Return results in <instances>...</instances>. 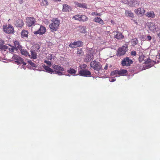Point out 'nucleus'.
I'll return each mask as SVG.
<instances>
[{
	"label": "nucleus",
	"instance_id": "nucleus-1",
	"mask_svg": "<svg viewBox=\"0 0 160 160\" xmlns=\"http://www.w3.org/2000/svg\"><path fill=\"white\" fill-rule=\"evenodd\" d=\"M52 23L49 25V28L52 32L56 31L58 29L60 24V20L57 18H53Z\"/></svg>",
	"mask_w": 160,
	"mask_h": 160
},
{
	"label": "nucleus",
	"instance_id": "nucleus-2",
	"mask_svg": "<svg viewBox=\"0 0 160 160\" xmlns=\"http://www.w3.org/2000/svg\"><path fill=\"white\" fill-rule=\"evenodd\" d=\"M52 68L54 69L53 70V73H56L59 75H63L62 72L64 71V68L61 66L54 64L52 65Z\"/></svg>",
	"mask_w": 160,
	"mask_h": 160
},
{
	"label": "nucleus",
	"instance_id": "nucleus-3",
	"mask_svg": "<svg viewBox=\"0 0 160 160\" xmlns=\"http://www.w3.org/2000/svg\"><path fill=\"white\" fill-rule=\"evenodd\" d=\"M2 29L4 32L9 34L13 33L14 32L13 27L10 24L3 25Z\"/></svg>",
	"mask_w": 160,
	"mask_h": 160
},
{
	"label": "nucleus",
	"instance_id": "nucleus-4",
	"mask_svg": "<svg viewBox=\"0 0 160 160\" xmlns=\"http://www.w3.org/2000/svg\"><path fill=\"white\" fill-rule=\"evenodd\" d=\"M127 72L125 69H121L120 70H115L112 72L111 75L112 76L117 77L120 76H124Z\"/></svg>",
	"mask_w": 160,
	"mask_h": 160
},
{
	"label": "nucleus",
	"instance_id": "nucleus-5",
	"mask_svg": "<svg viewBox=\"0 0 160 160\" xmlns=\"http://www.w3.org/2000/svg\"><path fill=\"white\" fill-rule=\"evenodd\" d=\"M90 65L91 67L97 71L100 70L102 68V65L100 62L95 60L92 61L90 62Z\"/></svg>",
	"mask_w": 160,
	"mask_h": 160
},
{
	"label": "nucleus",
	"instance_id": "nucleus-6",
	"mask_svg": "<svg viewBox=\"0 0 160 160\" xmlns=\"http://www.w3.org/2000/svg\"><path fill=\"white\" fill-rule=\"evenodd\" d=\"M128 46H124L122 47L119 48L118 51V55L121 56L125 54L126 52L127 51Z\"/></svg>",
	"mask_w": 160,
	"mask_h": 160
},
{
	"label": "nucleus",
	"instance_id": "nucleus-7",
	"mask_svg": "<svg viewBox=\"0 0 160 160\" xmlns=\"http://www.w3.org/2000/svg\"><path fill=\"white\" fill-rule=\"evenodd\" d=\"M12 58L15 60L16 62L18 64H22L23 65H24L26 64V63L24 61L23 59L17 55H14L13 56Z\"/></svg>",
	"mask_w": 160,
	"mask_h": 160
},
{
	"label": "nucleus",
	"instance_id": "nucleus-8",
	"mask_svg": "<svg viewBox=\"0 0 160 160\" xmlns=\"http://www.w3.org/2000/svg\"><path fill=\"white\" fill-rule=\"evenodd\" d=\"M133 62L128 57L124 58L122 61L121 64L123 66H129Z\"/></svg>",
	"mask_w": 160,
	"mask_h": 160
},
{
	"label": "nucleus",
	"instance_id": "nucleus-9",
	"mask_svg": "<svg viewBox=\"0 0 160 160\" xmlns=\"http://www.w3.org/2000/svg\"><path fill=\"white\" fill-rule=\"evenodd\" d=\"M27 25L28 27H31L36 22L35 18L33 17H28L26 19Z\"/></svg>",
	"mask_w": 160,
	"mask_h": 160
},
{
	"label": "nucleus",
	"instance_id": "nucleus-10",
	"mask_svg": "<svg viewBox=\"0 0 160 160\" xmlns=\"http://www.w3.org/2000/svg\"><path fill=\"white\" fill-rule=\"evenodd\" d=\"M46 31V28L44 26L41 25L38 30L34 32L33 33L36 35L39 34L42 35L45 33Z\"/></svg>",
	"mask_w": 160,
	"mask_h": 160
},
{
	"label": "nucleus",
	"instance_id": "nucleus-11",
	"mask_svg": "<svg viewBox=\"0 0 160 160\" xmlns=\"http://www.w3.org/2000/svg\"><path fill=\"white\" fill-rule=\"evenodd\" d=\"M79 75L83 77H89L91 75V72L88 69L80 70L79 71Z\"/></svg>",
	"mask_w": 160,
	"mask_h": 160
},
{
	"label": "nucleus",
	"instance_id": "nucleus-12",
	"mask_svg": "<svg viewBox=\"0 0 160 160\" xmlns=\"http://www.w3.org/2000/svg\"><path fill=\"white\" fill-rule=\"evenodd\" d=\"M83 42L80 41H78L76 42H74L73 43H71L69 45V46L72 48H75L80 47L82 45Z\"/></svg>",
	"mask_w": 160,
	"mask_h": 160
},
{
	"label": "nucleus",
	"instance_id": "nucleus-13",
	"mask_svg": "<svg viewBox=\"0 0 160 160\" xmlns=\"http://www.w3.org/2000/svg\"><path fill=\"white\" fill-rule=\"evenodd\" d=\"M145 12V10L142 8H139L135 9L134 10L135 13L137 15L142 16Z\"/></svg>",
	"mask_w": 160,
	"mask_h": 160
},
{
	"label": "nucleus",
	"instance_id": "nucleus-14",
	"mask_svg": "<svg viewBox=\"0 0 160 160\" xmlns=\"http://www.w3.org/2000/svg\"><path fill=\"white\" fill-rule=\"evenodd\" d=\"M148 27L150 30L156 32L158 28L157 25H155L154 23L152 22L150 23L148 25Z\"/></svg>",
	"mask_w": 160,
	"mask_h": 160
},
{
	"label": "nucleus",
	"instance_id": "nucleus-15",
	"mask_svg": "<svg viewBox=\"0 0 160 160\" xmlns=\"http://www.w3.org/2000/svg\"><path fill=\"white\" fill-rule=\"evenodd\" d=\"M128 3L132 7L137 6L139 5L138 2L136 0H128Z\"/></svg>",
	"mask_w": 160,
	"mask_h": 160
},
{
	"label": "nucleus",
	"instance_id": "nucleus-16",
	"mask_svg": "<svg viewBox=\"0 0 160 160\" xmlns=\"http://www.w3.org/2000/svg\"><path fill=\"white\" fill-rule=\"evenodd\" d=\"M93 21L94 22L102 25L105 24L104 21L100 17H96L94 18Z\"/></svg>",
	"mask_w": 160,
	"mask_h": 160
},
{
	"label": "nucleus",
	"instance_id": "nucleus-17",
	"mask_svg": "<svg viewBox=\"0 0 160 160\" xmlns=\"http://www.w3.org/2000/svg\"><path fill=\"white\" fill-rule=\"evenodd\" d=\"M24 25L23 21L22 19H18L16 22L15 26L17 27L21 28Z\"/></svg>",
	"mask_w": 160,
	"mask_h": 160
},
{
	"label": "nucleus",
	"instance_id": "nucleus-18",
	"mask_svg": "<svg viewBox=\"0 0 160 160\" xmlns=\"http://www.w3.org/2000/svg\"><path fill=\"white\" fill-rule=\"evenodd\" d=\"M71 9L70 6L67 4L63 5L62 11L65 12H69L71 11Z\"/></svg>",
	"mask_w": 160,
	"mask_h": 160
},
{
	"label": "nucleus",
	"instance_id": "nucleus-19",
	"mask_svg": "<svg viewBox=\"0 0 160 160\" xmlns=\"http://www.w3.org/2000/svg\"><path fill=\"white\" fill-rule=\"evenodd\" d=\"M14 47L16 51L20 50L22 48V46L20 44L18 41H15L14 42Z\"/></svg>",
	"mask_w": 160,
	"mask_h": 160
},
{
	"label": "nucleus",
	"instance_id": "nucleus-20",
	"mask_svg": "<svg viewBox=\"0 0 160 160\" xmlns=\"http://www.w3.org/2000/svg\"><path fill=\"white\" fill-rule=\"evenodd\" d=\"M146 16L148 18H154L155 17V15L152 11H148L145 14Z\"/></svg>",
	"mask_w": 160,
	"mask_h": 160
},
{
	"label": "nucleus",
	"instance_id": "nucleus-21",
	"mask_svg": "<svg viewBox=\"0 0 160 160\" xmlns=\"http://www.w3.org/2000/svg\"><path fill=\"white\" fill-rule=\"evenodd\" d=\"M43 68L46 70V72L51 74L53 73V70L51 68L47 66H43Z\"/></svg>",
	"mask_w": 160,
	"mask_h": 160
},
{
	"label": "nucleus",
	"instance_id": "nucleus-22",
	"mask_svg": "<svg viewBox=\"0 0 160 160\" xmlns=\"http://www.w3.org/2000/svg\"><path fill=\"white\" fill-rule=\"evenodd\" d=\"M85 26H80L78 28V31L80 32L85 33L87 32Z\"/></svg>",
	"mask_w": 160,
	"mask_h": 160
},
{
	"label": "nucleus",
	"instance_id": "nucleus-23",
	"mask_svg": "<svg viewBox=\"0 0 160 160\" xmlns=\"http://www.w3.org/2000/svg\"><path fill=\"white\" fill-rule=\"evenodd\" d=\"M4 42L3 41L0 40V49L6 50L8 48V47L4 45Z\"/></svg>",
	"mask_w": 160,
	"mask_h": 160
},
{
	"label": "nucleus",
	"instance_id": "nucleus-24",
	"mask_svg": "<svg viewBox=\"0 0 160 160\" xmlns=\"http://www.w3.org/2000/svg\"><path fill=\"white\" fill-rule=\"evenodd\" d=\"M93 55L91 53L87 54L85 58V61L86 62H89L92 59Z\"/></svg>",
	"mask_w": 160,
	"mask_h": 160
},
{
	"label": "nucleus",
	"instance_id": "nucleus-25",
	"mask_svg": "<svg viewBox=\"0 0 160 160\" xmlns=\"http://www.w3.org/2000/svg\"><path fill=\"white\" fill-rule=\"evenodd\" d=\"M76 5L77 7L82 8H87V5L85 3H79L78 2H77L76 3Z\"/></svg>",
	"mask_w": 160,
	"mask_h": 160
},
{
	"label": "nucleus",
	"instance_id": "nucleus-26",
	"mask_svg": "<svg viewBox=\"0 0 160 160\" xmlns=\"http://www.w3.org/2000/svg\"><path fill=\"white\" fill-rule=\"evenodd\" d=\"M125 14L126 16L129 17L131 18L134 17V14L131 11H126L125 12Z\"/></svg>",
	"mask_w": 160,
	"mask_h": 160
},
{
	"label": "nucleus",
	"instance_id": "nucleus-27",
	"mask_svg": "<svg viewBox=\"0 0 160 160\" xmlns=\"http://www.w3.org/2000/svg\"><path fill=\"white\" fill-rule=\"evenodd\" d=\"M28 31L26 30H23L21 32V35L22 38L28 37Z\"/></svg>",
	"mask_w": 160,
	"mask_h": 160
},
{
	"label": "nucleus",
	"instance_id": "nucleus-28",
	"mask_svg": "<svg viewBox=\"0 0 160 160\" xmlns=\"http://www.w3.org/2000/svg\"><path fill=\"white\" fill-rule=\"evenodd\" d=\"M20 52L22 55L27 56L29 55V53L26 49H22V48L20 50Z\"/></svg>",
	"mask_w": 160,
	"mask_h": 160
},
{
	"label": "nucleus",
	"instance_id": "nucleus-29",
	"mask_svg": "<svg viewBox=\"0 0 160 160\" xmlns=\"http://www.w3.org/2000/svg\"><path fill=\"white\" fill-rule=\"evenodd\" d=\"M40 4L42 6H46L48 5V2L47 0H42Z\"/></svg>",
	"mask_w": 160,
	"mask_h": 160
},
{
	"label": "nucleus",
	"instance_id": "nucleus-30",
	"mask_svg": "<svg viewBox=\"0 0 160 160\" xmlns=\"http://www.w3.org/2000/svg\"><path fill=\"white\" fill-rule=\"evenodd\" d=\"M81 21L85 22L88 20V18L85 15H81Z\"/></svg>",
	"mask_w": 160,
	"mask_h": 160
},
{
	"label": "nucleus",
	"instance_id": "nucleus-31",
	"mask_svg": "<svg viewBox=\"0 0 160 160\" xmlns=\"http://www.w3.org/2000/svg\"><path fill=\"white\" fill-rule=\"evenodd\" d=\"M115 37L118 39H121L123 37L122 33L118 32L115 36Z\"/></svg>",
	"mask_w": 160,
	"mask_h": 160
},
{
	"label": "nucleus",
	"instance_id": "nucleus-32",
	"mask_svg": "<svg viewBox=\"0 0 160 160\" xmlns=\"http://www.w3.org/2000/svg\"><path fill=\"white\" fill-rule=\"evenodd\" d=\"M77 54L79 56H82L84 54V52L82 48L78 49L77 52Z\"/></svg>",
	"mask_w": 160,
	"mask_h": 160
},
{
	"label": "nucleus",
	"instance_id": "nucleus-33",
	"mask_svg": "<svg viewBox=\"0 0 160 160\" xmlns=\"http://www.w3.org/2000/svg\"><path fill=\"white\" fill-rule=\"evenodd\" d=\"M67 72L70 74H76L77 71L72 68H70L69 70H67Z\"/></svg>",
	"mask_w": 160,
	"mask_h": 160
},
{
	"label": "nucleus",
	"instance_id": "nucleus-34",
	"mask_svg": "<svg viewBox=\"0 0 160 160\" xmlns=\"http://www.w3.org/2000/svg\"><path fill=\"white\" fill-rule=\"evenodd\" d=\"M81 15H77L74 16L73 17V18H74L75 20H78L79 21H81Z\"/></svg>",
	"mask_w": 160,
	"mask_h": 160
},
{
	"label": "nucleus",
	"instance_id": "nucleus-35",
	"mask_svg": "<svg viewBox=\"0 0 160 160\" xmlns=\"http://www.w3.org/2000/svg\"><path fill=\"white\" fill-rule=\"evenodd\" d=\"M34 48L35 50L37 52H39V49L40 48V46L38 44H35L34 46Z\"/></svg>",
	"mask_w": 160,
	"mask_h": 160
},
{
	"label": "nucleus",
	"instance_id": "nucleus-36",
	"mask_svg": "<svg viewBox=\"0 0 160 160\" xmlns=\"http://www.w3.org/2000/svg\"><path fill=\"white\" fill-rule=\"evenodd\" d=\"M79 67L80 70H84L86 69L87 68V66L86 64H83L82 65H80Z\"/></svg>",
	"mask_w": 160,
	"mask_h": 160
},
{
	"label": "nucleus",
	"instance_id": "nucleus-37",
	"mask_svg": "<svg viewBox=\"0 0 160 160\" xmlns=\"http://www.w3.org/2000/svg\"><path fill=\"white\" fill-rule=\"evenodd\" d=\"M144 56L143 54L140 55L139 57L138 60L140 62H142L144 60Z\"/></svg>",
	"mask_w": 160,
	"mask_h": 160
},
{
	"label": "nucleus",
	"instance_id": "nucleus-38",
	"mask_svg": "<svg viewBox=\"0 0 160 160\" xmlns=\"http://www.w3.org/2000/svg\"><path fill=\"white\" fill-rule=\"evenodd\" d=\"M11 47L8 48V50L11 53L14 52L15 50L14 46H10Z\"/></svg>",
	"mask_w": 160,
	"mask_h": 160
},
{
	"label": "nucleus",
	"instance_id": "nucleus-39",
	"mask_svg": "<svg viewBox=\"0 0 160 160\" xmlns=\"http://www.w3.org/2000/svg\"><path fill=\"white\" fill-rule=\"evenodd\" d=\"M44 62L46 63L49 66H51L52 65L51 62L49 61L45 60L44 61Z\"/></svg>",
	"mask_w": 160,
	"mask_h": 160
},
{
	"label": "nucleus",
	"instance_id": "nucleus-40",
	"mask_svg": "<svg viewBox=\"0 0 160 160\" xmlns=\"http://www.w3.org/2000/svg\"><path fill=\"white\" fill-rule=\"evenodd\" d=\"M92 16H101V15L99 13H98L96 12H92L91 13Z\"/></svg>",
	"mask_w": 160,
	"mask_h": 160
},
{
	"label": "nucleus",
	"instance_id": "nucleus-41",
	"mask_svg": "<svg viewBox=\"0 0 160 160\" xmlns=\"http://www.w3.org/2000/svg\"><path fill=\"white\" fill-rule=\"evenodd\" d=\"M151 60L150 59H147V60H145L144 63L146 64H149L150 62H151Z\"/></svg>",
	"mask_w": 160,
	"mask_h": 160
},
{
	"label": "nucleus",
	"instance_id": "nucleus-42",
	"mask_svg": "<svg viewBox=\"0 0 160 160\" xmlns=\"http://www.w3.org/2000/svg\"><path fill=\"white\" fill-rule=\"evenodd\" d=\"M48 60H51L52 58V54H49L47 57Z\"/></svg>",
	"mask_w": 160,
	"mask_h": 160
},
{
	"label": "nucleus",
	"instance_id": "nucleus-43",
	"mask_svg": "<svg viewBox=\"0 0 160 160\" xmlns=\"http://www.w3.org/2000/svg\"><path fill=\"white\" fill-rule=\"evenodd\" d=\"M157 30L156 32H157L158 36L160 38V27H158Z\"/></svg>",
	"mask_w": 160,
	"mask_h": 160
},
{
	"label": "nucleus",
	"instance_id": "nucleus-44",
	"mask_svg": "<svg viewBox=\"0 0 160 160\" xmlns=\"http://www.w3.org/2000/svg\"><path fill=\"white\" fill-rule=\"evenodd\" d=\"M31 55H31L33 59H35L37 58V55L36 54L32 52V53H31Z\"/></svg>",
	"mask_w": 160,
	"mask_h": 160
},
{
	"label": "nucleus",
	"instance_id": "nucleus-45",
	"mask_svg": "<svg viewBox=\"0 0 160 160\" xmlns=\"http://www.w3.org/2000/svg\"><path fill=\"white\" fill-rule=\"evenodd\" d=\"M131 55L133 56H136L137 54L136 52L134 51H132L131 52Z\"/></svg>",
	"mask_w": 160,
	"mask_h": 160
},
{
	"label": "nucleus",
	"instance_id": "nucleus-46",
	"mask_svg": "<svg viewBox=\"0 0 160 160\" xmlns=\"http://www.w3.org/2000/svg\"><path fill=\"white\" fill-rule=\"evenodd\" d=\"M151 39H152V37L151 36H150V35H148L147 36V38H146L147 40L149 41L150 40H151Z\"/></svg>",
	"mask_w": 160,
	"mask_h": 160
},
{
	"label": "nucleus",
	"instance_id": "nucleus-47",
	"mask_svg": "<svg viewBox=\"0 0 160 160\" xmlns=\"http://www.w3.org/2000/svg\"><path fill=\"white\" fill-rule=\"evenodd\" d=\"M29 62L31 65L32 67H35L36 65L34 63H33L31 61H30Z\"/></svg>",
	"mask_w": 160,
	"mask_h": 160
},
{
	"label": "nucleus",
	"instance_id": "nucleus-48",
	"mask_svg": "<svg viewBox=\"0 0 160 160\" xmlns=\"http://www.w3.org/2000/svg\"><path fill=\"white\" fill-rule=\"evenodd\" d=\"M133 42V43L135 45H136L138 43V40L136 39H134Z\"/></svg>",
	"mask_w": 160,
	"mask_h": 160
},
{
	"label": "nucleus",
	"instance_id": "nucleus-49",
	"mask_svg": "<svg viewBox=\"0 0 160 160\" xmlns=\"http://www.w3.org/2000/svg\"><path fill=\"white\" fill-rule=\"evenodd\" d=\"M116 80V79H114V78H111V79H110V81L111 82H113L114 81H115Z\"/></svg>",
	"mask_w": 160,
	"mask_h": 160
},
{
	"label": "nucleus",
	"instance_id": "nucleus-50",
	"mask_svg": "<svg viewBox=\"0 0 160 160\" xmlns=\"http://www.w3.org/2000/svg\"><path fill=\"white\" fill-rule=\"evenodd\" d=\"M108 64H106V65L105 66L104 68V69L105 70H107L108 69Z\"/></svg>",
	"mask_w": 160,
	"mask_h": 160
},
{
	"label": "nucleus",
	"instance_id": "nucleus-51",
	"mask_svg": "<svg viewBox=\"0 0 160 160\" xmlns=\"http://www.w3.org/2000/svg\"><path fill=\"white\" fill-rule=\"evenodd\" d=\"M54 2H58V1H60L61 0H53Z\"/></svg>",
	"mask_w": 160,
	"mask_h": 160
},
{
	"label": "nucleus",
	"instance_id": "nucleus-52",
	"mask_svg": "<svg viewBox=\"0 0 160 160\" xmlns=\"http://www.w3.org/2000/svg\"><path fill=\"white\" fill-rule=\"evenodd\" d=\"M134 21L136 23V24H138V23L137 22H136V21L135 20H134Z\"/></svg>",
	"mask_w": 160,
	"mask_h": 160
},
{
	"label": "nucleus",
	"instance_id": "nucleus-53",
	"mask_svg": "<svg viewBox=\"0 0 160 160\" xmlns=\"http://www.w3.org/2000/svg\"><path fill=\"white\" fill-rule=\"evenodd\" d=\"M23 2L22 1H21V2H20V3L21 4Z\"/></svg>",
	"mask_w": 160,
	"mask_h": 160
}]
</instances>
